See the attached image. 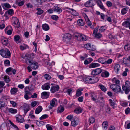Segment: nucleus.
Returning <instances> with one entry per match:
<instances>
[{"mask_svg":"<svg viewBox=\"0 0 130 130\" xmlns=\"http://www.w3.org/2000/svg\"><path fill=\"white\" fill-rule=\"evenodd\" d=\"M74 38L78 41H85L87 38L85 35L79 33H75L73 35Z\"/></svg>","mask_w":130,"mask_h":130,"instance_id":"f257e3e1","label":"nucleus"},{"mask_svg":"<svg viewBox=\"0 0 130 130\" xmlns=\"http://www.w3.org/2000/svg\"><path fill=\"white\" fill-rule=\"evenodd\" d=\"M0 54L2 56L5 58H7L11 55L10 52L7 48L0 50Z\"/></svg>","mask_w":130,"mask_h":130,"instance_id":"f03ea898","label":"nucleus"},{"mask_svg":"<svg viewBox=\"0 0 130 130\" xmlns=\"http://www.w3.org/2000/svg\"><path fill=\"white\" fill-rule=\"evenodd\" d=\"M130 82L127 81L125 83V86H123L122 88L126 94H127L130 91Z\"/></svg>","mask_w":130,"mask_h":130,"instance_id":"7ed1b4c3","label":"nucleus"},{"mask_svg":"<svg viewBox=\"0 0 130 130\" xmlns=\"http://www.w3.org/2000/svg\"><path fill=\"white\" fill-rule=\"evenodd\" d=\"M29 63L27 61H26L25 63L28 65H30L31 68L34 69H36L38 67V63L36 62L31 60L28 61Z\"/></svg>","mask_w":130,"mask_h":130,"instance_id":"20e7f679","label":"nucleus"},{"mask_svg":"<svg viewBox=\"0 0 130 130\" xmlns=\"http://www.w3.org/2000/svg\"><path fill=\"white\" fill-rule=\"evenodd\" d=\"M111 89L116 93L120 92L121 90L120 87L116 84H112L110 86Z\"/></svg>","mask_w":130,"mask_h":130,"instance_id":"39448f33","label":"nucleus"},{"mask_svg":"<svg viewBox=\"0 0 130 130\" xmlns=\"http://www.w3.org/2000/svg\"><path fill=\"white\" fill-rule=\"evenodd\" d=\"M12 22L14 24V25L17 28H18L20 26V24L18 18L15 17H13L12 19Z\"/></svg>","mask_w":130,"mask_h":130,"instance_id":"423d86ee","label":"nucleus"},{"mask_svg":"<svg viewBox=\"0 0 130 130\" xmlns=\"http://www.w3.org/2000/svg\"><path fill=\"white\" fill-rule=\"evenodd\" d=\"M63 41L67 42H68L71 38V36L70 34L67 33L64 35L63 37Z\"/></svg>","mask_w":130,"mask_h":130,"instance_id":"0eeeda50","label":"nucleus"},{"mask_svg":"<svg viewBox=\"0 0 130 130\" xmlns=\"http://www.w3.org/2000/svg\"><path fill=\"white\" fill-rule=\"evenodd\" d=\"M83 15L85 19V21L88 25L90 28H92L93 26L91 22L90 21L88 17L85 13H83Z\"/></svg>","mask_w":130,"mask_h":130,"instance_id":"6e6552de","label":"nucleus"},{"mask_svg":"<svg viewBox=\"0 0 130 130\" xmlns=\"http://www.w3.org/2000/svg\"><path fill=\"white\" fill-rule=\"evenodd\" d=\"M98 29V28H96L94 29L93 35L95 37L99 38L101 37L102 35L101 34L97 32Z\"/></svg>","mask_w":130,"mask_h":130,"instance_id":"1a4fd4ad","label":"nucleus"},{"mask_svg":"<svg viewBox=\"0 0 130 130\" xmlns=\"http://www.w3.org/2000/svg\"><path fill=\"white\" fill-rule=\"evenodd\" d=\"M85 47L87 50L92 51L95 50V47L93 45H91L90 43H88L84 45Z\"/></svg>","mask_w":130,"mask_h":130,"instance_id":"9d476101","label":"nucleus"},{"mask_svg":"<svg viewBox=\"0 0 130 130\" xmlns=\"http://www.w3.org/2000/svg\"><path fill=\"white\" fill-rule=\"evenodd\" d=\"M59 87L58 85H55L52 86L50 89V91L52 93H54L59 90Z\"/></svg>","mask_w":130,"mask_h":130,"instance_id":"9b49d317","label":"nucleus"},{"mask_svg":"<svg viewBox=\"0 0 130 130\" xmlns=\"http://www.w3.org/2000/svg\"><path fill=\"white\" fill-rule=\"evenodd\" d=\"M57 102V100L56 99L53 98L50 102V106L49 107V109H52L53 107L56 106V104Z\"/></svg>","mask_w":130,"mask_h":130,"instance_id":"f8f14e48","label":"nucleus"},{"mask_svg":"<svg viewBox=\"0 0 130 130\" xmlns=\"http://www.w3.org/2000/svg\"><path fill=\"white\" fill-rule=\"evenodd\" d=\"M79 122V119L78 118L75 117L71 121V125L73 127H75L77 125Z\"/></svg>","mask_w":130,"mask_h":130,"instance_id":"ddd939ff","label":"nucleus"},{"mask_svg":"<svg viewBox=\"0 0 130 130\" xmlns=\"http://www.w3.org/2000/svg\"><path fill=\"white\" fill-rule=\"evenodd\" d=\"M102 72V69L100 68H97L92 71L91 74L93 75H96L100 74Z\"/></svg>","mask_w":130,"mask_h":130,"instance_id":"4468645a","label":"nucleus"},{"mask_svg":"<svg viewBox=\"0 0 130 130\" xmlns=\"http://www.w3.org/2000/svg\"><path fill=\"white\" fill-rule=\"evenodd\" d=\"M94 1L93 0H90L86 2L85 4V6L87 7H91L94 5Z\"/></svg>","mask_w":130,"mask_h":130,"instance_id":"2eb2a0df","label":"nucleus"},{"mask_svg":"<svg viewBox=\"0 0 130 130\" xmlns=\"http://www.w3.org/2000/svg\"><path fill=\"white\" fill-rule=\"evenodd\" d=\"M50 84L48 83H46L42 86L41 88L43 90H48L50 88Z\"/></svg>","mask_w":130,"mask_h":130,"instance_id":"dca6fc26","label":"nucleus"},{"mask_svg":"<svg viewBox=\"0 0 130 130\" xmlns=\"http://www.w3.org/2000/svg\"><path fill=\"white\" fill-rule=\"evenodd\" d=\"M1 41L2 44L5 45H7L8 43V39L4 37H2Z\"/></svg>","mask_w":130,"mask_h":130,"instance_id":"f3484780","label":"nucleus"},{"mask_svg":"<svg viewBox=\"0 0 130 130\" xmlns=\"http://www.w3.org/2000/svg\"><path fill=\"white\" fill-rule=\"evenodd\" d=\"M50 93L48 92H43L41 93L42 98L43 99H46L48 98Z\"/></svg>","mask_w":130,"mask_h":130,"instance_id":"a211bd4d","label":"nucleus"},{"mask_svg":"<svg viewBox=\"0 0 130 130\" xmlns=\"http://www.w3.org/2000/svg\"><path fill=\"white\" fill-rule=\"evenodd\" d=\"M122 25L126 27H128L130 29V20L128 19L123 22L122 24Z\"/></svg>","mask_w":130,"mask_h":130,"instance_id":"6ab92c4d","label":"nucleus"},{"mask_svg":"<svg viewBox=\"0 0 130 130\" xmlns=\"http://www.w3.org/2000/svg\"><path fill=\"white\" fill-rule=\"evenodd\" d=\"M83 80L86 83L92 84V81H91V77H88L84 78L83 79Z\"/></svg>","mask_w":130,"mask_h":130,"instance_id":"aec40b11","label":"nucleus"},{"mask_svg":"<svg viewBox=\"0 0 130 130\" xmlns=\"http://www.w3.org/2000/svg\"><path fill=\"white\" fill-rule=\"evenodd\" d=\"M100 64L97 63H92L90 64L89 66V67L90 68H94L100 66Z\"/></svg>","mask_w":130,"mask_h":130,"instance_id":"412c9836","label":"nucleus"},{"mask_svg":"<svg viewBox=\"0 0 130 130\" xmlns=\"http://www.w3.org/2000/svg\"><path fill=\"white\" fill-rule=\"evenodd\" d=\"M96 3L98 5L101 9L103 10H104V7L101 1L100 0H98L96 2Z\"/></svg>","mask_w":130,"mask_h":130,"instance_id":"4be33fe9","label":"nucleus"},{"mask_svg":"<svg viewBox=\"0 0 130 130\" xmlns=\"http://www.w3.org/2000/svg\"><path fill=\"white\" fill-rule=\"evenodd\" d=\"M16 120L19 122L23 123L24 122V120L21 116H18L16 117Z\"/></svg>","mask_w":130,"mask_h":130,"instance_id":"5701e85b","label":"nucleus"},{"mask_svg":"<svg viewBox=\"0 0 130 130\" xmlns=\"http://www.w3.org/2000/svg\"><path fill=\"white\" fill-rule=\"evenodd\" d=\"M1 6L4 9H6V8H10L11 7L10 4L7 3H2Z\"/></svg>","mask_w":130,"mask_h":130,"instance_id":"b1692460","label":"nucleus"},{"mask_svg":"<svg viewBox=\"0 0 130 130\" xmlns=\"http://www.w3.org/2000/svg\"><path fill=\"white\" fill-rule=\"evenodd\" d=\"M23 58L25 60V62L26 61H27L28 63H29L28 61L30 60L31 59V55L29 54H27L24 57H23Z\"/></svg>","mask_w":130,"mask_h":130,"instance_id":"393cba45","label":"nucleus"},{"mask_svg":"<svg viewBox=\"0 0 130 130\" xmlns=\"http://www.w3.org/2000/svg\"><path fill=\"white\" fill-rule=\"evenodd\" d=\"M20 49L22 50H23L26 49H28L29 47L27 45L23 44L20 46Z\"/></svg>","mask_w":130,"mask_h":130,"instance_id":"a878e982","label":"nucleus"},{"mask_svg":"<svg viewBox=\"0 0 130 130\" xmlns=\"http://www.w3.org/2000/svg\"><path fill=\"white\" fill-rule=\"evenodd\" d=\"M42 110V107L39 106L36 108L35 110V113L36 114H38Z\"/></svg>","mask_w":130,"mask_h":130,"instance_id":"bb28decb","label":"nucleus"},{"mask_svg":"<svg viewBox=\"0 0 130 130\" xmlns=\"http://www.w3.org/2000/svg\"><path fill=\"white\" fill-rule=\"evenodd\" d=\"M8 28H12L11 26L7 27L5 29V32H7V34L9 35H11L12 33V30L10 29H8V30L7 31L6 30L8 29Z\"/></svg>","mask_w":130,"mask_h":130,"instance_id":"cd10ccee","label":"nucleus"},{"mask_svg":"<svg viewBox=\"0 0 130 130\" xmlns=\"http://www.w3.org/2000/svg\"><path fill=\"white\" fill-rule=\"evenodd\" d=\"M16 2L17 5L19 6H22L24 3V0H16Z\"/></svg>","mask_w":130,"mask_h":130,"instance_id":"c85d7f7f","label":"nucleus"},{"mask_svg":"<svg viewBox=\"0 0 130 130\" xmlns=\"http://www.w3.org/2000/svg\"><path fill=\"white\" fill-rule=\"evenodd\" d=\"M106 59L104 58L101 57L98 59V61L99 63L105 64Z\"/></svg>","mask_w":130,"mask_h":130,"instance_id":"c756f323","label":"nucleus"},{"mask_svg":"<svg viewBox=\"0 0 130 130\" xmlns=\"http://www.w3.org/2000/svg\"><path fill=\"white\" fill-rule=\"evenodd\" d=\"M109 73L107 71H105L102 72L101 74V76L103 77H108L109 76Z\"/></svg>","mask_w":130,"mask_h":130,"instance_id":"7c9ffc66","label":"nucleus"},{"mask_svg":"<svg viewBox=\"0 0 130 130\" xmlns=\"http://www.w3.org/2000/svg\"><path fill=\"white\" fill-rule=\"evenodd\" d=\"M91 97L93 101H96L97 99V95L95 93H91Z\"/></svg>","mask_w":130,"mask_h":130,"instance_id":"2f4dec72","label":"nucleus"},{"mask_svg":"<svg viewBox=\"0 0 130 130\" xmlns=\"http://www.w3.org/2000/svg\"><path fill=\"white\" fill-rule=\"evenodd\" d=\"M83 91L82 89H79L77 90L76 91V96L77 97H79L82 94V91Z\"/></svg>","mask_w":130,"mask_h":130,"instance_id":"473e14b6","label":"nucleus"},{"mask_svg":"<svg viewBox=\"0 0 130 130\" xmlns=\"http://www.w3.org/2000/svg\"><path fill=\"white\" fill-rule=\"evenodd\" d=\"M18 91V89L13 87L11 88L10 90V93L12 94H14L16 93Z\"/></svg>","mask_w":130,"mask_h":130,"instance_id":"72a5a7b5","label":"nucleus"},{"mask_svg":"<svg viewBox=\"0 0 130 130\" xmlns=\"http://www.w3.org/2000/svg\"><path fill=\"white\" fill-rule=\"evenodd\" d=\"M42 27L43 29L45 31H47L49 29V26L46 24H43Z\"/></svg>","mask_w":130,"mask_h":130,"instance_id":"f704fd0d","label":"nucleus"},{"mask_svg":"<svg viewBox=\"0 0 130 130\" xmlns=\"http://www.w3.org/2000/svg\"><path fill=\"white\" fill-rule=\"evenodd\" d=\"M92 81V84H94L95 83L97 82L99 80V78L96 77H91Z\"/></svg>","mask_w":130,"mask_h":130,"instance_id":"c9c22d12","label":"nucleus"},{"mask_svg":"<svg viewBox=\"0 0 130 130\" xmlns=\"http://www.w3.org/2000/svg\"><path fill=\"white\" fill-rule=\"evenodd\" d=\"M128 58H125L123 59V62L124 64H126L129 62L130 61V57L129 56Z\"/></svg>","mask_w":130,"mask_h":130,"instance_id":"e433bc0d","label":"nucleus"},{"mask_svg":"<svg viewBox=\"0 0 130 130\" xmlns=\"http://www.w3.org/2000/svg\"><path fill=\"white\" fill-rule=\"evenodd\" d=\"M54 10L55 12H57L59 14L62 12L61 9L59 7L56 6L54 8Z\"/></svg>","mask_w":130,"mask_h":130,"instance_id":"4c0bfd02","label":"nucleus"},{"mask_svg":"<svg viewBox=\"0 0 130 130\" xmlns=\"http://www.w3.org/2000/svg\"><path fill=\"white\" fill-rule=\"evenodd\" d=\"M8 111L12 114H14L17 112V110L15 109L10 108L9 109Z\"/></svg>","mask_w":130,"mask_h":130,"instance_id":"58836bf2","label":"nucleus"},{"mask_svg":"<svg viewBox=\"0 0 130 130\" xmlns=\"http://www.w3.org/2000/svg\"><path fill=\"white\" fill-rule=\"evenodd\" d=\"M46 127L47 130H53L54 126L51 125L47 124L46 125Z\"/></svg>","mask_w":130,"mask_h":130,"instance_id":"ea45409f","label":"nucleus"},{"mask_svg":"<svg viewBox=\"0 0 130 130\" xmlns=\"http://www.w3.org/2000/svg\"><path fill=\"white\" fill-rule=\"evenodd\" d=\"M108 123L107 121H104L103 122L102 124V128L104 130H106L107 127Z\"/></svg>","mask_w":130,"mask_h":130,"instance_id":"a19ab883","label":"nucleus"},{"mask_svg":"<svg viewBox=\"0 0 130 130\" xmlns=\"http://www.w3.org/2000/svg\"><path fill=\"white\" fill-rule=\"evenodd\" d=\"M78 24L80 26H83L84 25L85 23L82 19H79L77 21Z\"/></svg>","mask_w":130,"mask_h":130,"instance_id":"79ce46f5","label":"nucleus"},{"mask_svg":"<svg viewBox=\"0 0 130 130\" xmlns=\"http://www.w3.org/2000/svg\"><path fill=\"white\" fill-rule=\"evenodd\" d=\"M82 110V109L81 108L77 107L75 109L74 112L76 113H79L81 112Z\"/></svg>","mask_w":130,"mask_h":130,"instance_id":"37998d69","label":"nucleus"},{"mask_svg":"<svg viewBox=\"0 0 130 130\" xmlns=\"http://www.w3.org/2000/svg\"><path fill=\"white\" fill-rule=\"evenodd\" d=\"M120 66L119 64H116L114 67V69L115 71L118 72L119 70Z\"/></svg>","mask_w":130,"mask_h":130,"instance_id":"c03bdc74","label":"nucleus"},{"mask_svg":"<svg viewBox=\"0 0 130 130\" xmlns=\"http://www.w3.org/2000/svg\"><path fill=\"white\" fill-rule=\"evenodd\" d=\"M69 11L72 14L74 15L77 16L78 15V13L73 9L70 10Z\"/></svg>","mask_w":130,"mask_h":130,"instance_id":"a18cd8bd","label":"nucleus"},{"mask_svg":"<svg viewBox=\"0 0 130 130\" xmlns=\"http://www.w3.org/2000/svg\"><path fill=\"white\" fill-rule=\"evenodd\" d=\"M128 9V8H123L121 11V13L122 15H124L126 13Z\"/></svg>","mask_w":130,"mask_h":130,"instance_id":"49530a36","label":"nucleus"},{"mask_svg":"<svg viewBox=\"0 0 130 130\" xmlns=\"http://www.w3.org/2000/svg\"><path fill=\"white\" fill-rule=\"evenodd\" d=\"M64 110V108L62 106H60L58 107L57 111L58 112H63Z\"/></svg>","mask_w":130,"mask_h":130,"instance_id":"de8ad7c7","label":"nucleus"},{"mask_svg":"<svg viewBox=\"0 0 130 130\" xmlns=\"http://www.w3.org/2000/svg\"><path fill=\"white\" fill-rule=\"evenodd\" d=\"M112 81L113 83L116 84H119L120 83V81L116 78L114 77L112 79Z\"/></svg>","mask_w":130,"mask_h":130,"instance_id":"09e8293b","label":"nucleus"},{"mask_svg":"<svg viewBox=\"0 0 130 130\" xmlns=\"http://www.w3.org/2000/svg\"><path fill=\"white\" fill-rule=\"evenodd\" d=\"M99 87L103 91L105 92L107 90V89L106 87H105L104 86L102 85H99Z\"/></svg>","mask_w":130,"mask_h":130,"instance_id":"8fccbe9b","label":"nucleus"},{"mask_svg":"<svg viewBox=\"0 0 130 130\" xmlns=\"http://www.w3.org/2000/svg\"><path fill=\"white\" fill-rule=\"evenodd\" d=\"M4 80L6 83H8L10 80L9 77L8 76L5 75L4 77Z\"/></svg>","mask_w":130,"mask_h":130,"instance_id":"3c124183","label":"nucleus"},{"mask_svg":"<svg viewBox=\"0 0 130 130\" xmlns=\"http://www.w3.org/2000/svg\"><path fill=\"white\" fill-rule=\"evenodd\" d=\"M5 13H7L9 15H12L13 14V11L12 9H10L8 10Z\"/></svg>","mask_w":130,"mask_h":130,"instance_id":"603ef678","label":"nucleus"},{"mask_svg":"<svg viewBox=\"0 0 130 130\" xmlns=\"http://www.w3.org/2000/svg\"><path fill=\"white\" fill-rule=\"evenodd\" d=\"M11 69L12 68H7L6 70V73L9 75L11 74L12 73L11 72Z\"/></svg>","mask_w":130,"mask_h":130,"instance_id":"864d4df0","label":"nucleus"},{"mask_svg":"<svg viewBox=\"0 0 130 130\" xmlns=\"http://www.w3.org/2000/svg\"><path fill=\"white\" fill-rule=\"evenodd\" d=\"M44 78L46 80H49L51 78V76L48 74H45L44 76Z\"/></svg>","mask_w":130,"mask_h":130,"instance_id":"5fc2aeb1","label":"nucleus"},{"mask_svg":"<svg viewBox=\"0 0 130 130\" xmlns=\"http://www.w3.org/2000/svg\"><path fill=\"white\" fill-rule=\"evenodd\" d=\"M95 119L94 118L92 117H90L89 119V121L90 123H93L95 122Z\"/></svg>","mask_w":130,"mask_h":130,"instance_id":"6e6d98bb","label":"nucleus"},{"mask_svg":"<svg viewBox=\"0 0 130 130\" xmlns=\"http://www.w3.org/2000/svg\"><path fill=\"white\" fill-rule=\"evenodd\" d=\"M109 101L110 104V105L112 106L113 108H114V107L116 105L115 103L113 102L112 101L111 99H109Z\"/></svg>","mask_w":130,"mask_h":130,"instance_id":"4d7b16f0","label":"nucleus"},{"mask_svg":"<svg viewBox=\"0 0 130 130\" xmlns=\"http://www.w3.org/2000/svg\"><path fill=\"white\" fill-rule=\"evenodd\" d=\"M74 117H73V115H68L66 118L69 120L72 121Z\"/></svg>","mask_w":130,"mask_h":130,"instance_id":"13d9d810","label":"nucleus"},{"mask_svg":"<svg viewBox=\"0 0 130 130\" xmlns=\"http://www.w3.org/2000/svg\"><path fill=\"white\" fill-rule=\"evenodd\" d=\"M48 117V115L46 114H44L40 118V119L41 120H42Z\"/></svg>","mask_w":130,"mask_h":130,"instance_id":"bf43d9fd","label":"nucleus"},{"mask_svg":"<svg viewBox=\"0 0 130 130\" xmlns=\"http://www.w3.org/2000/svg\"><path fill=\"white\" fill-rule=\"evenodd\" d=\"M124 48L126 51H129L130 50V45H126L124 46Z\"/></svg>","mask_w":130,"mask_h":130,"instance_id":"052dcab7","label":"nucleus"},{"mask_svg":"<svg viewBox=\"0 0 130 130\" xmlns=\"http://www.w3.org/2000/svg\"><path fill=\"white\" fill-rule=\"evenodd\" d=\"M106 29V27L105 26H102L99 29V31L100 32H102L104 31Z\"/></svg>","mask_w":130,"mask_h":130,"instance_id":"680f3d73","label":"nucleus"},{"mask_svg":"<svg viewBox=\"0 0 130 130\" xmlns=\"http://www.w3.org/2000/svg\"><path fill=\"white\" fill-rule=\"evenodd\" d=\"M3 21H0V29H3L5 27V25L4 24H1V23Z\"/></svg>","mask_w":130,"mask_h":130,"instance_id":"e2e57ef3","label":"nucleus"},{"mask_svg":"<svg viewBox=\"0 0 130 130\" xmlns=\"http://www.w3.org/2000/svg\"><path fill=\"white\" fill-rule=\"evenodd\" d=\"M38 11L37 12V14L38 15H40L43 13V11L40 8H38L37 9Z\"/></svg>","mask_w":130,"mask_h":130,"instance_id":"0e129e2a","label":"nucleus"},{"mask_svg":"<svg viewBox=\"0 0 130 130\" xmlns=\"http://www.w3.org/2000/svg\"><path fill=\"white\" fill-rule=\"evenodd\" d=\"M51 18L53 20L56 21L58 19V17L56 15H53L51 16Z\"/></svg>","mask_w":130,"mask_h":130,"instance_id":"69168bd1","label":"nucleus"},{"mask_svg":"<svg viewBox=\"0 0 130 130\" xmlns=\"http://www.w3.org/2000/svg\"><path fill=\"white\" fill-rule=\"evenodd\" d=\"M112 61V59H109L106 61L105 60V64H110L111 63Z\"/></svg>","mask_w":130,"mask_h":130,"instance_id":"338daca9","label":"nucleus"},{"mask_svg":"<svg viewBox=\"0 0 130 130\" xmlns=\"http://www.w3.org/2000/svg\"><path fill=\"white\" fill-rule=\"evenodd\" d=\"M127 102L126 101H122L121 103L122 106L123 107H126L127 105Z\"/></svg>","mask_w":130,"mask_h":130,"instance_id":"774afa93","label":"nucleus"}]
</instances>
